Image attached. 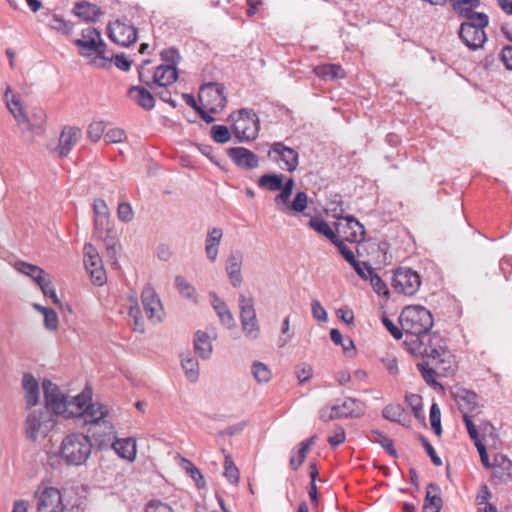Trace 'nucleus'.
<instances>
[{"label": "nucleus", "instance_id": "nucleus-34", "mask_svg": "<svg viewBox=\"0 0 512 512\" xmlns=\"http://www.w3.org/2000/svg\"><path fill=\"white\" fill-rule=\"evenodd\" d=\"M315 74L325 80H335L344 77V70L336 64H323L314 68Z\"/></svg>", "mask_w": 512, "mask_h": 512}, {"label": "nucleus", "instance_id": "nucleus-17", "mask_svg": "<svg viewBox=\"0 0 512 512\" xmlns=\"http://www.w3.org/2000/svg\"><path fill=\"white\" fill-rule=\"evenodd\" d=\"M116 427L109 419L93 425L92 440L99 449L111 446L116 439Z\"/></svg>", "mask_w": 512, "mask_h": 512}, {"label": "nucleus", "instance_id": "nucleus-1", "mask_svg": "<svg viewBox=\"0 0 512 512\" xmlns=\"http://www.w3.org/2000/svg\"><path fill=\"white\" fill-rule=\"evenodd\" d=\"M42 389L43 407L33 409L25 420V437L32 443H42L60 420L83 419L86 423L95 425L110 419V407L101 402H93V391L90 387L72 396L52 381L44 380Z\"/></svg>", "mask_w": 512, "mask_h": 512}, {"label": "nucleus", "instance_id": "nucleus-26", "mask_svg": "<svg viewBox=\"0 0 512 512\" xmlns=\"http://www.w3.org/2000/svg\"><path fill=\"white\" fill-rule=\"evenodd\" d=\"M72 13L84 21H96L102 15L99 7L88 1H79L75 3Z\"/></svg>", "mask_w": 512, "mask_h": 512}, {"label": "nucleus", "instance_id": "nucleus-45", "mask_svg": "<svg viewBox=\"0 0 512 512\" xmlns=\"http://www.w3.org/2000/svg\"><path fill=\"white\" fill-rule=\"evenodd\" d=\"M293 178H288L284 183L282 182V188L280 189V193L275 197V203L277 205H288L289 199L291 197L293 187H294Z\"/></svg>", "mask_w": 512, "mask_h": 512}, {"label": "nucleus", "instance_id": "nucleus-31", "mask_svg": "<svg viewBox=\"0 0 512 512\" xmlns=\"http://www.w3.org/2000/svg\"><path fill=\"white\" fill-rule=\"evenodd\" d=\"M105 246L106 256L112 260L117 261L123 255V245L121 239L116 233L109 232L103 240Z\"/></svg>", "mask_w": 512, "mask_h": 512}, {"label": "nucleus", "instance_id": "nucleus-35", "mask_svg": "<svg viewBox=\"0 0 512 512\" xmlns=\"http://www.w3.org/2000/svg\"><path fill=\"white\" fill-rule=\"evenodd\" d=\"M367 438L373 443H378L389 455L397 457V451L394 448L393 441L378 429H372Z\"/></svg>", "mask_w": 512, "mask_h": 512}, {"label": "nucleus", "instance_id": "nucleus-58", "mask_svg": "<svg viewBox=\"0 0 512 512\" xmlns=\"http://www.w3.org/2000/svg\"><path fill=\"white\" fill-rule=\"evenodd\" d=\"M22 388L24 393L39 392V384L37 379L31 374H25L22 377Z\"/></svg>", "mask_w": 512, "mask_h": 512}, {"label": "nucleus", "instance_id": "nucleus-53", "mask_svg": "<svg viewBox=\"0 0 512 512\" xmlns=\"http://www.w3.org/2000/svg\"><path fill=\"white\" fill-rule=\"evenodd\" d=\"M430 423L435 434L440 436L442 434L441 411L437 403H433L430 407Z\"/></svg>", "mask_w": 512, "mask_h": 512}, {"label": "nucleus", "instance_id": "nucleus-52", "mask_svg": "<svg viewBox=\"0 0 512 512\" xmlns=\"http://www.w3.org/2000/svg\"><path fill=\"white\" fill-rule=\"evenodd\" d=\"M224 475L232 484H237L239 481L238 468L235 466L230 456L225 457Z\"/></svg>", "mask_w": 512, "mask_h": 512}, {"label": "nucleus", "instance_id": "nucleus-18", "mask_svg": "<svg viewBox=\"0 0 512 512\" xmlns=\"http://www.w3.org/2000/svg\"><path fill=\"white\" fill-rule=\"evenodd\" d=\"M454 400L458 405L459 410L463 416L469 414L479 413V397L471 390L465 388H457L454 392Z\"/></svg>", "mask_w": 512, "mask_h": 512}, {"label": "nucleus", "instance_id": "nucleus-7", "mask_svg": "<svg viewBox=\"0 0 512 512\" xmlns=\"http://www.w3.org/2000/svg\"><path fill=\"white\" fill-rule=\"evenodd\" d=\"M488 25L489 16L486 13H477L475 18L468 19L460 24L458 36L470 50L481 49L487 42L485 28Z\"/></svg>", "mask_w": 512, "mask_h": 512}, {"label": "nucleus", "instance_id": "nucleus-2", "mask_svg": "<svg viewBox=\"0 0 512 512\" xmlns=\"http://www.w3.org/2000/svg\"><path fill=\"white\" fill-rule=\"evenodd\" d=\"M127 310L130 319L138 330L144 329V314L152 323H159L165 317L162 303L151 287L143 288L140 296L136 293L129 294Z\"/></svg>", "mask_w": 512, "mask_h": 512}, {"label": "nucleus", "instance_id": "nucleus-60", "mask_svg": "<svg viewBox=\"0 0 512 512\" xmlns=\"http://www.w3.org/2000/svg\"><path fill=\"white\" fill-rule=\"evenodd\" d=\"M370 284L373 287L374 291L378 295H387L388 288L385 282L381 279V277L374 272L369 278Z\"/></svg>", "mask_w": 512, "mask_h": 512}, {"label": "nucleus", "instance_id": "nucleus-54", "mask_svg": "<svg viewBox=\"0 0 512 512\" xmlns=\"http://www.w3.org/2000/svg\"><path fill=\"white\" fill-rule=\"evenodd\" d=\"M211 136L217 143H226L230 140L231 134L228 128L224 125H214L211 128Z\"/></svg>", "mask_w": 512, "mask_h": 512}, {"label": "nucleus", "instance_id": "nucleus-20", "mask_svg": "<svg viewBox=\"0 0 512 512\" xmlns=\"http://www.w3.org/2000/svg\"><path fill=\"white\" fill-rule=\"evenodd\" d=\"M111 448L121 459L133 462L137 457V441L133 437L116 438Z\"/></svg>", "mask_w": 512, "mask_h": 512}, {"label": "nucleus", "instance_id": "nucleus-33", "mask_svg": "<svg viewBox=\"0 0 512 512\" xmlns=\"http://www.w3.org/2000/svg\"><path fill=\"white\" fill-rule=\"evenodd\" d=\"M177 79V72L171 65H160L153 73V83L159 86H168Z\"/></svg>", "mask_w": 512, "mask_h": 512}, {"label": "nucleus", "instance_id": "nucleus-14", "mask_svg": "<svg viewBox=\"0 0 512 512\" xmlns=\"http://www.w3.org/2000/svg\"><path fill=\"white\" fill-rule=\"evenodd\" d=\"M38 512H62V498L60 491L51 486L39 487L37 494Z\"/></svg>", "mask_w": 512, "mask_h": 512}, {"label": "nucleus", "instance_id": "nucleus-15", "mask_svg": "<svg viewBox=\"0 0 512 512\" xmlns=\"http://www.w3.org/2000/svg\"><path fill=\"white\" fill-rule=\"evenodd\" d=\"M268 156L275 162H283V169L288 172L295 171L299 164L298 152L282 142H274L270 147Z\"/></svg>", "mask_w": 512, "mask_h": 512}, {"label": "nucleus", "instance_id": "nucleus-5", "mask_svg": "<svg viewBox=\"0 0 512 512\" xmlns=\"http://www.w3.org/2000/svg\"><path fill=\"white\" fill-rule=\"evenodd\" d=\"M79 53L87 61L99 68L108 66V60L104 56L105 44L100 32L92 27L84 29L80 37L75 42Z\"/></svg>", "mask_w": 512, "mask_h": 512}, {"label": "nucleus", "instance_id": "nucleus-25", "mask_svg": "<svg viewBox=\"0 0 512 512\" xmlns=\"http://www.w3.org/2000/svg\"><path fill=\"white\" fill-rule=\"evenodd\" d=\"M223 237V231L220 228H212L208 231L205 240V254L207 259L214 263L217 260L219 246Z\"/></svg>", "mask_w": 512, "mask_h": 512}, {"label": "nucleus", "instance_id": "nucleus-57", "mask_svg": "<svg viewBox=\"0 0 512 512\" xmlns=\"http://www.w3.org/2000/svg\"><path fill=\"white\" fill-rule=\"evenodd\" d=\"M317 476H318V470H317L316 464L313 463L310 465L311 483H310V487L308 490V494H309L311 501L314 504L318 503V491H317V486H316Z\"/></svg>", "mask_w": 512, "mask_h": 512}, {"label": "nucleus", "instance_id": "nucleus-6", "mask_svg": "<svg viewBox=\"0 0 512 512\" xmlns=\"http://www.w3.org/2000/svg\"><path fill=\"white\" fill-rule=\"evenodd\" d=\"M399 323L405 333L418 338L430 331L433 326V317L431 312L423 306H407L399 316Z\"/></svg>", "mask_w": 512, "mask_h": 512}, {"label": "nucleus", "instance_id": "nucleus-51", "mask_svg": "<svg viewBox=\"0 0 512 512\" xmlns=\"http://www.w3.org/2000/svg\"><path fill=\"white\" fill-rule=\"evenodd\" d=\"M144 512H174V509L167 502L151 499L145 504Z\"/></svg>", "mask_w": 512, "mask_h": 512}, {"label": "nucleus", "instance_id": "nucleus-64", "mask_svg": "<svg viewBox=\"0 0 512 512\" xmlns=\"http://www.w3.org/2000/svg\"><path fill=\"white\" fill-rule=\"evenodd\" d=\"M499 57L506 69L512 71V45L504 46Z\"/></svg>", "mask_w": 512, "mask_h": 512}, {"label": "nucleus", "instance_id": "nucleus-48", "mask_svg": "<svg viewBox=\"0 0 512 512\" xmlns=\"http://www.w3.org/2000/svg\"><path fill=\"white\" fill-rule=\"evenodd\" d=\"M241 326L247 338L255 340L259 337L260 327L256 317L253 320H242Z\"/></svg>", "mask_w": 512, "mask_h": 512}, {"label": "nucleus", "instance_id": "nucleus-10", "mask_svg": "<svg viewBox=\"0 0 512 512\" xmlns=\"http://www.w3.org/2000/svg\"><path fill=\"white\" fill-rule=\"evenodd\" d=\"M83 268L90 280L95 286H103L107 281V273L104 267L102 257L95 245L86 243L82 250Z\"/></svg>", "mask_w": 512, "mask_h": 512}, {"label": "nucleus", "instance_id": "nucleus-30", "mask_svg": "<svg viewBox=\"0 0 512 512\" xmlns=\"http://www.w3.org/2000/svg\"><path fill=\"white\" fill-rule=\"evenodd\" d=\"M315 441L316 436H311L310 438L300 442L299 449L297 451H291V457L289 462L291 469L297 470L303 464L311 446L314 445Z\"/></svg>", "mask_w": 512, "mask_h": 512}, {"label": "nucleus", "instance_id": "nucleus-28", "mask_svg": "<svg viewBox=\"0 0 512 512\" xmlns=\"http://www.w3.org/2000/svg\"><path fill=\"white\" fill-rule=\"evenodd\" d=\"M453 11L460 17L466 20L475 18L478 13L475 11L481 2L480 0H449Z\"/></svg>", "mask_w": 512, "mask_h": 512}, {"label": "nucleus", "instance_id": "nucleus-4", "mask_svg": "<svg viewBox=\"0 0 512 512\" xmlns=\"http://www.w3.org/2000/svg\"><path fill=\"white\" fill-rule=\"evenodd\" d=\"M226 106L224 87L218 83L210 82L200 86L198 101L194 99V111L206 123H212L215 118L212 114L221 112Z\"/></svg>", "mask_w": 512, "mask_h": 512}, {"label": "nucleus", "instance_id": "nucleus-46", "mask_svg": "<svg viewBox=\"0 0 512 512\" xmlns=\"http://www.w3.org/2000/svg\"><path fill=\"white\" fill-rule=\"evenodd\" d=\"M252 374L258 383H267L271 379V371L269 367L259 361L253 363Z\"/></svg>", "mask_w": 512, "mask_h": 512}, {"label": "nucleus", "instance_id": "nucleus-32", "mask_svg": "<svg viewBox=\"0 0 512 512\" xmlns=\"http://www.w3.org/2000/svg\"><path fill=\"white\" fill-rule=\"evenodd\" d=\"M46 121V114L42 110L28 111L27 124H22L21 130L24 132L40 133L42 132Z\"/></svg>", "mask_w": 512, "mask_h": 512}, {"label": "nucleus", "instance_id": "nucleus-23", "mask_svg": "<svg viewBox=\"0 0 512 512\" xmlns=\"http://www.w3.org/2000/svg\"><path fill=\"white\" fill-rule=\"evenodd\" d=\"M493 476L502 483L512 481V461L504 454L497 453L492 463Z\"/></svg>", "mask_w": 512, "mask_h": 512}, {"label": "nucleus", "instance_id": "nucleus-56", "mask_svg": "<svg viewBox=\"0 0 512 512\" xmlns=\"http://www.w3.org/2000/svg\"><path fill=\"white\" fill-rule=\"evenodd\" d=\"M335 242H332L338 249L339 253L343 256V258L349 263L351 264V266L353 264H355L358 260H356L355 258V255L353 253V251L351 249H349L345 243L340 240L339 238H335L334 239Z\"/></svg>", "mask_w": 512, "mask_h": 512}, {"label": "nucleus", "instance_id": "nucleus-55", "mask_svg": "<svg viewBox=\"0 0 512 512\" xmlns=\"http://www.w3.org/2000/svg\"><path fill=\"white\" fill-rule=\"evenodd\" d=\"M16 269L20 273H22L24 275H27V276H30L35 281L38 278H41V275L44 273V271L41 268H39L37 266H34V265H31L29 263H25V262L18 263L16 265Z\"/></svg>", "mask_w": 512, "mask_h": 512}, {"label": "nucleus", "instance_id": "nucleus-27", "mask_svg": "<svg viewBox=\"0 0 512 512\" xmlns=\"http://www.w3.org/2000/svg\"><path fill=\"white\" fill-rule=\"evenodd\" d=\"M242 256L239 253H232L226 261V272L233 287L237 288L242 284L241 275Z\"/></svg>", "mask_w": 512, "mask_h": 512}, {"label": "nucleus", "instance_id": "nucleus-36", "mask_svg": "<svg viewBox=\"0 0 512 512\" xmlns=\"http://www.w3.org/2000/svg\"><path fill=\"white\" fill-rule=\"evenodd\" d=\"M36 283L40 287L43 295L50 299L52 303L54 304H60V300L58 298V295L56 293V289L54 286V283L51 279V277L47 273H43L41 275V278H38L36 280Z\"/></svg>", "mask_w": 512, "mask_h": 512}, {"label": "nucleus", "instance_id": "nucleus-59", "mask_svg": "<svg viewBox=\"0 0 512 512\" xmlns=\"http://www.w3.org/2000/svg\"><path fill=\"white\" fill-rule=\"evenodd\" d=\"M355 272L364 280H369L370 276L375 272L371 265L367 262L357 261L352 265Z\"/></svg>", "mask_w": 512, "mask_h": 512}, {"label": "nucleus", "instance_id": "nucleus-16", "mask_svg": "<svg viewBox=\"0 0 512 512\" xmlns=\"http://www.w3.org/2000/svg\"><path fill=\"white\" fill-rule=\"evenodd\" d=\"M4 102L6 108L12 115L15 120L17 126L21 128L22 124H27V113L22 97L12 91L11 89H6L4 94Z\"/></svg>", "mask_w": 512, "mask_h": 512}, {"label": "nucleus", "instance_id": "nucleus-38", "mask_svg": "<svg viewBox=\"0 0 512 512\" xmlns=\"http://www.w3.org/2000/svg\"><path fill=\"white\" fill-rule=\"evenodd\" d=\"M284 175L264 174L258 179V186L268 191H278L282 188Z\"/></svg>", "mask_w": 512, "mask_h": 512}, {"label": "nucleus", "instance_id": "nucleus-61", "mask_svg": "<svg viewBox=\"0 0 512 512\" xmlns=\"http://www.w3.org/2000/svg\"><path fill=\"white\" fill-rule=\"evenodd\" d=\"M50 25L53 29L62 32L63 34H69L73 30L71 22L57 16L53 17Z\"/></svg>", "mask_w": 512, "mask_h": 512}, {"label": "nucleus", "instance_id": "nucleus-21", "mask_svg": "<svg viewBox=\"0 0 512 512\" xmlns=\"http://www.w3.org/2000/svg\"><path fill=\"white\" fill-rule=\"evenodd\" d=\"M228 155L232 161L241 168L253 169L258 166V156L244 147H233L228 150Z\"/></svg>", "mask_w": 512, "mask_h": 512}, {"label": "nucleus", "instance_id": "nucleus-62", "mask_svg": "<svg viewBox=\"0 0 512 512\" xmlns=\"http://www.w3.org/2000/svg\"><path fill=\"white\" fill-rule=\"evenodd\" d=\"M177 290L184 296L190 297V279L188 276L178 275L175 278Z\"/></svg>", "mask_w": 512, "mask_h": 512}, {"label": "nucleus", "instance_id": "nucleus-12", "mask_svg": "<svg viewBox=\"0 0 512 512\" xmlns=\"http://www.w3.org/2000/svg\"><path fill=\"white\" fill-rule=\"evenodd\" d=\"M109 39L119 46H129L136 41V28L126 19H115L107 26Z\"/></svg>", "mask_w": 512, "mask_h": 512}, {"label": "nucleus", "instance_id": "nucleus-50", "mask_svg": "<svg viewBox=\"0 0 512 512\" xmlns=\"http://www.w3.org/2000/svg\"><path fill=\"white\" fill-rule=\"evenodd\" d=\"M127 140L126 132L118 127L110 128L105 134V141L109 144L124 143Z\"/></svg>", "mask_w": 512, "mask_h": 512}, {"label": "nucleus", "instance_id": "nucleus-11", "mask_svg": "<svg viewBox=\"0 0 512 512\" xmlns=\"http://www.w3.org/2000/svg\"><path fill=\"white\" fill-rule=\"evenodd\" d=\"M392 286L397 293L412 296L419 290L421 278L413 269L399 267L394 272Z\"/></svg>", "mask_w": 512, "mask_h": 512}, {"label": "nucleus", "instance_id": "nucleus-13", "mask_svg": "<svg viewBox=\"0 0 512 512\" xmlns=\"http://www.w3.org/2000/svg\"><path fill=\"white\" fill-rule=\"evenodd\" d=\"M360 402L354 398H345L341 403H335L331 406L323 407L320 410L319 417L327 422L333 419L348 418L358 416Z\"/></svg>", "mask_w": 512, "mask_h": 512}, {"label": "nucleus", "instance_id": "nucleus-9", "mask_svg": "<svg viewBox=\"0 0 512 512\" xmlns=\"http://www.w3.org/2000/svg\"><path fill=\"white\" fill-rule=\"evenodd\" d=\"M232 130L239 141L256 139L260 129V120L252 109H240L229 116Z\"/></svg>", "mask_w": 512, "mask_h": 512}, {"label": "nucleus", "instance_id": "nucleus-40", "mask_svg": "<svg viewBox=\"0 0 512 512\" xmlns=\"http://www.w3.org/2000/svg\"><path fill=\"white\" fill-rule=\"evenodd\" d=\"M240 321L253 320L256 317L254 300L252 297L241 294L239 296Z\"/></svg>", "mask_w": 512, "mask_h": 512}, {"label": "nucleus", "instance_id": "nucleus-43", "mask_svg": "<svg viewBox=\"0 0 512 512\" xmlns=\"http://www.w3.org/2000/svg\"><path fill=\"white\" fill-rule=\"evenodd\" d=\"M347 227L351 230L349 236H346V239L350 242H357L362 239L364 234L363 225L353 216H347L345 218Z\"/></svg>", "mask_w": 512, "mask_h": 512}, {"label": "nucleus", "instance_id": "nucleus-42", "mask_svg": "<svg viewBox=\"0 0 512 512\" xmlns=\"http://www.w3.org/2000/svg\"><path fill=\"white\" fill-rule=\"evenodd\" d=\"M308 205V196L305 192L300 191L297 192L293 201L288 202V205H285L282 210L283 211H293L294 213H302Z\"/></svg>", "mask_w": 512, "mask_h": 512}, {"label": "nucleus", "instance_id": "nucleus-44", "mask_svg": "<svg viewBox=\"0 0 512 512\" xmlns=\"http://www.w3.org/2000/svg\"><path fill=\"white\" fill-rule=\"evenodd\" d=\"M106 130V123L103 120L95 119L92 120L87 127V136L93 141H99Z\"/></svg>", "mask_w": 512, "mask_h": 512}, {"label": "nucleus", "instance_id": "nucleus-41", "mask_svg": "<svg viewBox=\"0 0 512 512\" xmlns=\"http://www.w3.org/2000/svg\"><path fill=\"white\" fill-rule=\"evenodd\" d=\"M405 414V409L401 404H388L383 408L382 416L392 422H397L404 425L402 417Z\"/></svg>", "mask_w": 512, "mask_h": 512}, {"label": "nucleus", "instance_id": "nucleus-29", "mask_svg": "<svg viewBox=\"0 0 512 512\" xmlns=\"http://www.w3.org/2000/svg\"><path fill=\"white\" fill-rule=\"evenodd\" d=\"M128 97L131 101L138 104L140 107L146 110H150L154 107L155 99L151 93L142 86H133L128 90Z\"/></svg>", "mask_w": 512, "mask_h": 512}, {"label": "nucleus", "instance_id": "nucleus-39", "mask_svg": "<svg viewBox=\"0 0 512 512\" xmlns=\"http://www.w3.org/2000/svg\"><path fill=\"white\" fill-rule=\"evenodd\" d=\"M309 227L317 233L324 235L331 242H335L336 235L328 223L320 217H312L309 221Z\"/></svg>", "mask_w": 512, "mask_h": 512}, {"label": "nucleus", "instance_id": "nucleus-49", "mask_svg": "<svg viewBox=\"0 0 512 512\" xmlns=\"http://www.w3.org/2000/svg\"><path fill=\"white\" fill-rule=\"evenodd\" d=\"M37 310H40L44 315V325L49 330H55L58 327V315L55 311L35 305Z\"/></svg>", "mask_w": 512, "mask_h": 512}, {"label": "nucleus", "instance_id": "nucleus-3", "mask_svg": "<svg viewBox=\"0 0 512 512\" xmlns=\"http://www.w3.org/2000/svg\"><path fill=\"white\" fill-rule=\"evenodd\" d=\"M91 453V438L80 431H73L65 435L59 448L60 460L69 466L84 465Z\"/></svg>", "mask_w": 512, "mask_h": 512}, {"label": "nucleus", "instance_id": "nucleus-37", "mask_svg": "<svg viewBox=\"0 0 512 512\" xmlns=\"http://www.w3.org/2000/svg\"><path fill=\"white\" fill-rule=\"evenodd\" d=\"M431 490L437 491V485L433 483L428 485L423 512H440L442 507V499L438 495H431Z\"/></svg>", "mask_w": 512, "mask_h": 512}, {"label": "nucleus", "instance_id": "nucleus-19", "mask_svg": "<svg viewBox=\"0 0 512 512\" xmlns=\"http://www.w3.org/2000/svg\"><path fill=\"white\" fill-rule=\"evenodd\" d=\"M216 338V328H211L208 331H197L194 339V352L202 359H209L213 351L212 340Z\"/></svg>", "mask_w": 512, "mask_h": 512}, {"label": "nucleus", "instance_id": "nucleus-8", "mask_svg": "<svg viewBox=\"0 0 512 512\" xmlns=\"http://www.w3.org/2000/svg\"><path fill=\"white\" fill-rule=\"evenodd\" d=\"M409 349L412 354L436 361V364H444L450 357L443 338L438 334H429V332L412 340Z\"/></svg>", "mask_w": 512, "mask_h": 512}, {"label": "nucleus", "instance_id": "nucleus-47", "mask_svg": "<svg viewBox=\"0 0 512 512\" xmlns=\"http://www.w3.org/2000/svg\"><path fill=\"white\" fill-rule=\"evenodd\" d=\"M417 368L421 373L422 378L424 381L430 385V386H441L435 378L436 372L435 369L430 367L427 362H419L417 364Z\"/></svg>", "mask_w": 512, "mask_h": 512}, {"label": "nucleus", "instance_id": "nucleus-22", "mask_svg": "<svg viewBox=\"0 0 512 512\" xmlns=\"http://www.w3.org/2000/svg\"><path fill=\"white\" fill-rule=\"evenodd\" d=\"M81 137V130L77 127L68 126L63 128L59 137V144L56 153L60 157L66 156L73 145H75Z\"/></svg>", "mask_w": 512, "mask_h": 512}, {"label": "nucleus", "instance_id": "nucleus-24", "mask_svg": "<svg viewBox=\"0 0 512 512\" xmlns=\"http://www.w3.org/2000/svg\"><path fill=\"white\" fill-rule=\"evenodd\" d=\"M210 303L215 310L220 322L222 325L227 327L228 329H233L236 327V322L234 316L227 304L220 299L215 293H210Z\"/></svg>", "mask_w": 512, "mask_h": 512}, {"label": "nucleus", "instance_id": "nucleus-63", "mask_svg": "<svg viewBox=\"0 0 512 512\" xmlns=\"http://www.w3.org/2000/svg\"><path fill=\"white\" fill-rule=\"evenodd\" d=\"M117 214L118 218L123 222H130L134 217L131 205L126 202L119 204Z\"/></svg>", "mask_w": 512, "mask_h": 512}]
</instances>
